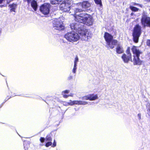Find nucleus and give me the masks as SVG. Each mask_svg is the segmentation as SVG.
I'll list each match as a JSON object with an SVG mask.
<instances>
[{
    "instance_id": "1",
    "label": "nucleus",
    "mask_w": 150,
    "mask_h": 150,
    "mask_svg": "<svg viewBox=\"0 0 150 150\" xmlns=\"http://www.w3.org/2000/svg\"><path fill=\"white\" fill-rule=\"evenodd\" d=\"M70 26L72 29L76 31L80 35L74 31L67 33L65 35L64 37L69 41H76L80 37L83 40H87L91 37L92 35L91 33L87 30H84L83 24L78 23H71Z\"/></svg>"
},
{
    "instance_id": "2",
    "label": "nucleus",
    "mask_w": 150,
    "mask_h": 150,
    "mask_svg": "<svg viewBox=\"0 0 150 150\" xmlns=\"http://www.w3.org/2000/svg\"><path fill=\"white\" fill-rule=\"evenodd\" d=\"M74 16L76 21L83 25V24L88 26L92 25L93 24V19L92 16L90 15L82 13L74 15Z\"/></svg>"
},
{
    "instance_id": "3",
    "label": "nucleus",
    "mask_w": 150,
    "mask_h": 150,
    "mask_svg": "<svg viewBox=\"0 0 150 150\" xmlns=\"http://www.w3.org/2000/svg\"><path fill=\"white\" fill-rule=\"evenodd\" d=\"M78 7L74 8V9H71V11L74 12V16L77 14H79L83 11H84L86 8L90 6V4L88 1H83L82 3L78 4Z\"/></svg>"
},
{
    "instance_id": "4",
    "label": "nucleus",
    "mask_w": 150,
    "mask_h": 150,
    "mask_svg": "<svg viewBox=\"0 0 150 150\" xmlns=\"http://www.w3.org/2000/svg\"><path fill=\"white\" fill-rule=\"evenodd\" d=\"M71 3V1L70 0H64L62 1L60 4L59 8L61 10L64 12H69L71 15L74 16V12L71 11V9H74V8H70V5Z\"/></svg>"
},
{
    "instance_id": "5",
    "label": "nucleus",
    "mask_w": 150,
    "mask_h": 150,
    "mask_svg": "<svg viewBox=\"0 0 150 150\" xmlns=\"http://www.w3.org/2000/svg\"><path fill=\"white\" fill-rule=\"evenodd\" d=\"M131 50L134 54L133 59L134 64L140 65L141 64V61L139 57L140 54L142 53V52L138 49L137 47L135 46H133Z\"/></svg>"
},
{
    "instance_id": "6",
    "label": "nucleus",
    "mask_w": 150,
    "mask_h": 150,
    "mask_svg": "<svg viewBox=\"0 0 150 150\" xmlns=\"http://www.w3.org/2000/svg\"><path fill=\"white\" fill-rule=\"evenodd\" d=\"M141 27L139 25H137L134 27L132 33L134 41L135 43L138 42L139 38L141 34Z\"/></svg>"
},
{
    "instance_id": "7",
    "label": "nucleus",
    "mask_w": 150,
    "mask_h": 150,
    "mask_svg": "<svg viewBox=\"0 0 150 150\" xmlns=\"http://www.w3.org/2000/svg\"><path fill=\"white\" fill-rule=\"evenodd\" d=\"M52 23L54 29L62 30L64 29L63 22L60 19H55L53 21Z\"/></svg>"
},
{
    "instance_id": "8",
    "label": "nucleus",
    "mask_w": 150,
    "mask_h": 150,
    "mask_svg": "<svg viewBox=\"0 0 150 150\" xmlns=\"http://www.w3.org/2000/svg\"><path fill=\"white\" fill-rule=\"evenodd\" d=\"M50 7L49 4L45 3L40 6V11L43 14L47 15L49 13Z\"/></svg>"
},
{
    "instance_id": "9",
    "label": "nucleus",
    "mask_w": 150,
    "mask_h": 150,
    "mask_svg": "<svg viewBox=\"0 0 150 150\" xmlns=\"http://www.w3.org/2000/svg\"><path fill=\"white\" fill-rule=\"evenodd\" d=\"M104 37L107 45L109 44L110 42H111L113 39V36L107 32L105 33Z\"/></svg>"
},
{
    "instance_id": "10",
    "label": "nucleus",
    "mask_w": 150,
    "mask_h": 150,
    "mask_svg": "<svg viewBox=\"0 0 150 150\" xmlns=\"http://www.w3.org/2000/svg\"><path fill=\"white\" fill-rule=\"evenodd\" d=\"M121 58L124 63H127L130 60L132 62L131 59L132 55L130 54L127 55L124 54L122 56Z\"/></svg>"
},
{
    "instance_id": "11",
    "label": "nucleus",
    "mask_w": 150,
    "mask_h": 150,
    "mask_svg": "<svg viewBox=\"0 0 150 150\" xmlns=\"http://www.w3.org/2000/svg\"><path fill=\"white\" fill-rule=\"evenodd\" d=\"M30 3L31 6L35 11H36L38 6L37 1L35 0H32Z\"/></svg>"
},
{
    "instance_id": "12",
    "label": "nucleus",
    "mask_w": 150,
    "mask_h": 150,
    "mask_svg": "<svg viewBox=\"0 0 150 150\" xmlns=\"http://www.w3.org/2000/svg\"><path fill=\"white\" fill-rule=\"evenodd\" d=\"M116 52L118 54H121L124 52L123 47L120 44H118L116 48Z\"/></svg>"
},
{
    "instance_id": "13",
    "label": "nucleus",
    "mask_w": 150,
    "mask_h": 150,
    "mask_svg": "<svg viewBox=\"0 0 150 150\" xmlns=\"http://www.w3.org/2000/svg\"><path fill=\"white\" fill-rule=\"evenodd\" d=\"M117 43V40L113 39L112 41L110 42V44L107 45L110 48L113 49L114 47V46L116 45Z\"/></svg>"
},
{
    "instance_id": "14",
    "label": "nucleus",
    "mask_w": 150,
    "mask_h": 150,
    "mask_svg": "<svg viewBox=\"0 0 150 150\" xmlns=\"http://www.w3.org/2000/svg\"><path fill=\"white\" fill-rule=\"evenodd\" d=\"M88 104V102L86 101H82L81 100H74V105H86Z\"/></svg>"
},
{
    "instance_id": "15",
    "label": "nucleus",
    "mask_w": 150,
    "mask_h": 150,
    "mask_svg": "<svg viewBox=\"0 0 150 150\" xmlns=\"http://www.w3.org/2000/svg\"><path fill=\"white\" fill-rule=\"evenodd\" d=\"M8 6L10 8V11L11 12L13 11L15 12V10L17 7V5L16 4H10Z\"/></svg>"
},
{
    "instance_id": "16",
    "label": "nucleus",
    "mask_w": 150,
    "mask_h": 150,
    "mask_svg": "<svg viewBox=\"0 0 150 150\" xmlns=\"http://www.w3.org/2000/svg\"><path fill=\"white\" fill-rule=\"evenodd\" d=\"M146 108L147 109L146 116L150 118V104L148 103L146 105Z\"/></svg>"
},
{
    "instance_id": "17",
    "label": "nucleus",
    "mask_w": 150,
    "mask_h": 150,
    "mask_svg": "<svg viewBox=\"0 0 150 150\" xmlns=\"http://www.w3.org/2000/svg\"><path fill=\"white\" fill-rule=\"evenodd\" d=\"M89 100H94L98 98V96L97 95H94L93 94L90 95H89Z\"/></svg>"
},
{
    "instance_id": "18",
    "label": "nucleus",
    "mask_w": 150,
    "mask_h": 150,
    "mask_svg": "<svg viewBox=\"0 0 150 150\" xmlns=\"http://www.w3.org/2000/svg\"><path fill=\"white\" fill-rule=\"evenodd\" d=\"M62 0H50L51 3L52 4H59Z\"/></svg>"
},
{
    "instance_id": "19",
    "label": "nucleus",
    "mask_w": 150,
    "mask_h": 150,
    "mask_svg": "<svg viewBox=\"0 0 150 150\" xmlns=\"http://www.w3.org/2000/svg\"><path fill=\"white\" fill-rule=\"evenodd\" d=\"M129 8L132 11L134 12L137 11L139 10V9L137 8L131 6H130Z\"/></svg>"
},
{
    "instance_id": "20",
    "label": "nucleus",
    "mask_w": 150,
    "mask_h": 150,
    "mask_svg": "<svg viewBox=\"0 0 150 150\" xmlns=\"http://www.w3.org/2000/svg\"><path fill=\"white\" fill-rule=\"evenodd\" d=\"M96 4H99L100 6L102 5L101 0H94Z\"/></svg>"
},
{
    "instance_id": "21",
    "label": "nucleus",
    "mask_w": 150,
    "mask_h": 150,
    "mask_svg": "<svg viewBox=\"0 0 150 150\" xmlns=\"http://www.w3.org/2000/svg\"><path fill=\"white\" fill-rule=\"evenodd\" d=\"M77 65H74L73 68L72 70V72L74 74L76 73V70L77 69Z\"/></svg>"
},
{
    "instance_id": "22",
    "label": "nucleus",
    "mask_w": 150,
    "mask_h": 150,
    "mask_svg": "<svg viewBox=\"0 0 150 150\" xmlns=\"http://www.w3.org/2000/svg\"><path fill=\"white\" fill-rule=\"evenodd\" d=\"M79 62V59L77 57H76L75 58L74 65H77V63Z\"/></svg>"
},
{
    "instance_id": "23",
    "label": "nucleus",
    "mask_w": 150,
    "mask_h": 150,
    "mask_svg": "<svg viewBox=\"0 0 150 150\" xmlns=\"http://www.w3.org/2000/svg\"><path fill=\"white\" fill-rule=\"evenodd\" d=\"M69 105H74V100L72 101L71 100H69V102H68Z\"/></svg>"
},
{
    "instance_id": "24",
    "label": "nucleus",
    "mask_w": 150,
    "mask_h": 150,
    "mask_svg": "<svg viewBox=\"0 0 150 150\" xmlns=\"http://www.w3.org/2000/svg\"><path fill=\"white\" fill-rule=\"evenodd\" d=\"M46 139L47 141H51L52 138L50 136L47 135L46 137Z\"/></svg>"
},
{
    "instance_id": "25",
    "label": "nucleus",
    "mask_w": 150,
    "mask_h": 150,
    "mask_svg": "<svg viewBox=\"0 0 150 150\" xmlns=\"http://www.w3.org/2000/svg\"><path fill=\"white\" fill-rule=\"evenodd\" d=\"M126 53H127V55H129V54L131 55V54L130 52V50L129 47L128 48L126 51Z\"/></svg>"
},
{
    "instance_id": "26",
    "label": "nucleus",
    "mask_w": 150,
    "mask_h": 150,
    "mask_svg": "<svg viewBox=\"0 0 150 150\" xmlns=\"http://www.w3.org/2000/svg\"><path fill=\"white\" fill-rule=\"evenodd\" d=\"M83 99L85 100H89V95L85 96L83 97Z\"/></svg>"
},
{
    "instance_id": "27",
    "label": "nucleus",
    "mask_w": 150,
    "mask_h": 150,
    "mask_svg": "<svg viewBox=\"0 0 150 150\" xmlns=\"http://www.w3.org/2000/svg\"><path fill=\"white\" fill-rule=\"evenodd\" d=\"M52 144V142H47L46 144V147H48Z\"/></svg>"
},
{
    "instance_id": "28",
    "label": "nucleus",
    "mask_w": 150,
    "mask_h": 150,
    "mask_svg": "<svg viewBox=\"0 0 150 150\" xmlns=\"http://www.w3.org/2000/svg\"><path fill=\"white\" fill-rule=\"evenodd\" d=\"M69 92V91L68 90H66L63 91L62 92V94H64L65 93H68Z\"/></svg>"
},
{
    "instance_id": "29",
    "label": "nucleus",
    "mask_w": 150,
    "mask_h": 150,
    "mask_svg": "<svg viewBox=\"0 0 150 150\" xmlns=\"http://www.w3.org/2000/svg\"><path fill=\"white\" fill-rule=\"evenodd\" d=\"M146 45L148 46H150V40H147L146 42Z\"/></svg>"
},
{
    "instance_id": "30",
    "label": "nucleus",
    "mask_w": 150,
    "mask_h": 150,
    "mask_svg": "<svg viewBox=\"0 0 150 150\" xmlns=\"http://www.w3.org/2000/svg\"><path fill=\"white\" fill-rule=\"evenodd\" d=\"M45 138L43 137H41L40 139V141L42 143L43 142L45 141Z\"/></svg>"
},
{
    "instance_id": "31",
    "label": "nucleus",
    "mask_w": 150,
    "mask_h": 150,
    "mask_svg": "<svg viewBox=\"0 0 150 150\" xmlns=\"http://www.w3.org/2000/svg\"><path fill=\"white\" fill-rule=\"evenodd\" d=\"M137 116L138 118V119L139 120H140L141 119V114L140 113H139L137 115Z\"/></svg>"
},
{
    "instance_id": "32",
    "label": "nucleus",
    "mask_w": 150,
    "mask_h": 150,
    "mask_svg": "<svg viewBox=\"0 0 150 150\" xmlns=\"http://www.w3.org/2000/svg\"><path fill=\"white\" fill-rule=\"evenodd\" d=\"M56 142H55V140H54V142L53 144L52 145V147H54L55 146H56Z\"/></svg>"
},
{
    "instance_id": "33",
    "label": "nucleus",
    "mask_w": 150,
    "mask_h": 150,
    "mask_svg": "<svg viewBox=\"0 0 150 150\" xmlns=\"http://www.w3.org/2000/svg\"><path fill=\"white\" fill-rule=\"evenodd\" d=\"M73 76L71 75H69L68 77V80H70L71 79H72L73 78Z\"/></svg>"
},
{
    "instance_id": "34",
    "label": "nucleus",
    "mask_w": 150,
    "mask_h": 150,
    "mask_svg": "<svg viewBox=\"0 0 150 150\" xmlns=\"http://www.w3.org/2000/svg\"><path fill=\"white\" fill-rule=\"evenodd\" d=\"M62 94L63 95V97H64V98H68V97H69V95H67L64 94Z\"/></svg>"
},
{
    "instance_id": "35",
    "label": "nucleus",
    "mask_w": 150,
    "mask_h": 150,
    "mask_svg": "<svg viewBox=\"0 0 150 150\" xmlns=\"http://www.w3.org/2000/svg\"><path fill=\"white\" fill-rule=\"evenodd\" d=\"M68 102H64L63 103V105H66V106H67L69 105V103H68Z\"/></svg>"
},
{
    "instance_id": "36",
    "label": "nucleus",
    "mask_w": 150,
    "mask_h": 150,
    "mask_svg": "<svg viewBox=\"0 0 150 150\" xmlns=\"http://www.w3.org/2000/svg\"><path fill=\"white\" fill-rule=\"evenodd\" d=\"M25 1H27L28 4H29L32 0H24Z\"/></svg>"
},
{
    "instance_id": "37",
    "label": "nucleus",
    "mask_w": 150,
    "mask_h": 150,
    "mask_svg": "<svg viewBox=\"0 0 150 150\" xmlns=\"http://www.w3.org/2000/svg\"><path fill=\"white\" fill-rule=\"evenodd\" d=\"M69 96H71V97H73L74 94L73 93H70L68 95Z\"/></svg>"
},
{
    "instance_id": "38",
    "label": "nucleus",
    "mask_w": 150,
    "mask_h": 150,
    "mask_svg": "<svg viewBox=\"0 0 150 150\" xmlns=\"http://www.w3.org/2000/svg\"><path fill=\"white\" fill-rule=\"evenodd\" d=\"M132 4L133 5H138V4H136V3H132Z\"/></svg>"
},
{
    "instance_id": "39",
    "label": "nucleus",
    "mask_w": 150,
    "mask_h": 150,
    "mask_svg": "<svg viewBox=\"0 0 150 150\" xmlns=\"http://www.w3.org/2000/svg\"><path fill=\"white\" fill-rule=\"evenodd\" d=\"M3 1V0H0V4H1L2 3Z\"/></svg>"
},
{
    "instance_id": "40",
    "label": "nucleus",
    "mask_w": 150,
    "mask_h": 150,
    "mask_svg": "<svg viewBox=\"0 0 150 150\" xmlns=\"http://www.w3.org/2000/svg\"><path fill=\"white\" fill-rule=\"evenodd\" d=\"M1 29H0V36L1 35Z\"/></svg>"
},
{
    "instance_id": "41",
    "label": "nucleus",
    "mask_w": 150,
    "mask_h": 150,
    "mask_svg": "<svg viewBox=\"0 0 150 150\" xmlns=\"http://www.w3.org/2000/svg\"><path fill=\"white\" fill-rule=\"evenodd\" d=\"M134 14V13H132L131 14V15L132 16Z\"/></svg>"
}]
</instances>
